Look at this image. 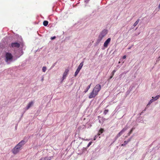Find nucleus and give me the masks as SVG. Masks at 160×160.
Segmentation results:
<instances>
[{
    "label": "nucleus",
    "mask_w": 160,
    "mask_h": 160,
    "mask_svg": "<svg viewBox=\"0 0 160 160\" xmlns=\"http://www.w3.org/2000/svg\"><path fill=\"white\" fill-rule=\"evenodd\" d=\"M25 143V142L24 141H21L12 150V152L14 154H16L18 152L21 147Z\"/></svg>",
    "instance_id": "f257e3e1"
},
{
    "label": "nucleus",
    "mask_w": 160,
    "mask_h": 160,
    "mask_svg": "<svg viewBox=\"0 0 160 160\" xmlns=\"http://www.w3.org/2000/svg\"><path fill=\"white\" fill-rule=\"evenodd\" d=\"M5 62L8 63L12 62V60L13 56L10 53L6 52L5 55Z\"/></svg>",
    "instance_id": "f03ea898"
},
{
    "label": "nucleus",
    "mask_w": 160,
    "mask_h": 160,
    "mask_svg": "<svg viewBox=\"0 0 160 160\" xmlns=\"http://www.w3.org/2000/svg\"><path fill=\"white\" fill-rule=\"evenodd\" d=\"M101 87L100 85L97 84L93 88V90L98 94L99 92L100 91Z\"/></svg>",
    "instance_id": "7ed1b4c3"
},
{
    "label": "nucleus",
    "mask_w": 160,
    "mask_h": 160,
    "mask_svg": "<svg viewBox=\"0 0 160 160\" xmlns=\"http://www.w3.org/2000/svg\"><path fill=\"white\" fill-rule=\"evenodd\" d=\"M98 94V93L92 90V92L89 94L88 97L90 99L94 98Z\"/></svg>",
    "instance_id": "20e7f679"
},
{
    "label": "nucleus",
    "mask_w": 160,
    "mask_h": 160,
    "mask_svg": "<svg viewBox=\"0 0 160 160\" xmlns=\"http://www.w3.org/2000/svg\"><path fill=\"white\" fill-rule=\"evenodd\" d=\"M107 32L106 30L102 31L99 35V37L102 39L107 34Z\"/></svg>",
    "instance_id": "39448f33"
},
{
    "label": "nucleus",
    "mask_w": 160,
    "mask_h": 160,
    "mask_svg": "<svg viewBox=\"0 0 160 160\" xmlns=\"http://www.w3.org/2000/svg\"><path fill=\"white\" fill-rule=\"evenodd\" d=\"M20 46V44L18 42L12 43L11 44V47L12 48H18Z\"/></svg>",
    "instance_id": "423d86ee"
},
{
    "label": "nucleus",
    "mask_w": 160,
    "mask_h": 160,
    "mask_svg": "<svg viewBox=\"0 0 160 160\" xmlns=\"http://www.w3.org/2000/svg\"><path fill=\"white\" fill-rule=\"evenodd\" d=\"M111 40L110 38H108L104 42V46L105 47H107L108 45V44L110 43Z\"/></svg>",
    "instance_id": "0eeeda50"
},
{
    "label": "nucleus",
    "mask_w": 160,
    "mask_h": 160,
    "mask_svg": "<svg viewBox=\"0 0 160 160\" xmlns=\"http://www.w3.org/2000/svg\"><path fill=\"white\" fill-rule=\"evenodd\" d=\"M69 72V70L68 69H66L65 70V72H64L63 75V79H64L66 77L68 73Z\"/></svg>",
    "instance_id": "6e6552de"
},
{
    "label": "nucleus",
    "mask_w": 160,
    "mask_h": 160,
    "mask_svg": "<svg viewBox=\"0 0 160 160\" xmlns=\"http://www.w3.org/2000/svg\"><path fill=\"white\" fill-rule=\"evenodd\" d=\"M53 158V156L46 157L41 158L39 160H50Z\"/></svg>",
    "instance_id": "1a4fd4ad"
},
{
    "label": "nucleus",
    "mask_w": 160,
    "mask_h": 160,
    "mask_svg": "<svg viewBox=\"0 0 160 160\" xmlns=\"http://www.w3.org/2000/svg\"><path fill=\"white\" fill-rule=\"evenodd\" d=\"M33 104V102L31 101L29 102L27 106L26 107V109L27 110H28L31 107Z\"/></svg>",
    "instance_id": "9d476101"
},
{
    "label": "nucleus",
    "mask_w": 160,
    "mask_h": 160,
    "mask_svg": "<svg viewBox=\"0 0 160 160\" xmlns=\"http://www.w3.org/2000/svg\"><path fill=\"white\" fill-rule=\"evenodd\" d=\"M131 141L130 139H129L127 141H124V143L121 145V146H124Z\"/></svg>",
    "instance_id": "9b49d317"
},
{
    "label": "nucleus",
    "mask_w": 160,
    "mask_h": 160,
    "mask_svg": "<svg viewBox=\"0 0 160 160\" xmlns=\"http://www.w3.org/2000/svg\"><path fill=\"white\" fill-rule=\"evenodd\" d=\"M104 131V130L103 129L101 128L99 130L98 132V135L99 136Z\"/></svg>",
    "instance_id": "f8f14e48"
},
{
    "label": "nucleus",
    "mask_w": 160,
    "mask_h": 160,
    "mask_svg": "<svg viewBox=\"0 0 160 160\" xmlns=\"http://www.w3.org/2000/svg\"><path fill=\"white\" fill-rule=\"evenodd\" d=\"M92 83H91L89 85H88L87 88L84 91V92L85 93H86L88 92L89 89L90 88Z\"/></svg>",
    "instance_id": "ddd939ff"
},
{
    "label": "nucleus",
    "mask_w": 160,
    "mask_h": 160,
    "mask_svg": "<svg viewBox=\"0 0 160 160\" xmlns=\"http://www.w3.org/2000/svg\"><path fill=\"white\" fill-rule=\"evenodd\" d=\"M48 22L47 21H44L43 22V25L45 26H47L48 25Z\"/></svg>",
    "instance_id": "4468645a"
},
{
    "label": "nucleus",
    "mask_w": 160,
    "mask_h": 160,
    "mask_svg": "<svg viewBox=\"0 0 160 160\" xmlns=\"http://www.w3.org/2000/svg\"><path fill=\"white\" fill-rule=\"evenodd\" d=\"M128 129L127 127H125L120 131L122 133L124 132Z\"/></svg>",
    "instance_id": "2eb2a0df"
},
{
    "label": "nucleus",
    "mask_w": 160,
    "mask_h": 160,
    "mask_svg": "<svg viewBox=\"0 0 160 160\" xmlns=\"http://www.w3.org/2000/svg\"><path fill=\"white\" fill-rule=\"evenodd\" d=\"M139 21V19H138L137 21L134 23L133 26L134 27H135L138 23Z\"/></svg>",
    "instance_id": "dca6fc26"
},
{
    "label": "nucleus",
    "mask_w": 160,
    "mask_h": 160,
    "mask_svg": "<svg viewBox=\"0 0 160 160\" xmlns=\"http://www.w3.org/2000/svg\"><path fill=\"white\" fill-rule=\"evenodd\" d=\"M135 129V128H132V129L128 133V136H129L130 134L132 132H133V131L134 129Z\"/></svg>",
    "instance_id": "f3484780"
},
{
    "label": "nucleus",
    "mask_w": 160,
    "mask_h": 160,
    "mask_svg": "<svg viewBox=\"0 0 160 160\" xmlns=\"http://www.w3.org/2000/svg\"><path fill=\"white\" fill-rule=\"evenodd\" d=\"M122 133L120 132L117 135H116V138H118V137H120L122 134Z\"/></svg>",
    "instance_id": "a211bd4d"
},
{
    "label": "nucleus",
    "mask_w": 160,
    "mask_h": 160,
    "mask_svg": "<svg viewBox=\"0 0 160 160\" xmlns=\"http://www.w3.org/2000/svg\"><path fill=\"white\" fill-rule=\"evenodd\" d=\"M80 71L78 70V69H77L76 71L75 72L74 74V76L76 77L77 75H78V74L79 72Z\"/></svg>",
    "instance_id": "6ab92c4d"
},
{
    "label": "nucleus",
    "mask_w": 160,
    "mask_h": 160,
    "mask_svg": "<svg viewBox=\"0 0 160 160\" xmlns=\"http://www.w3.org/2000/svg\"><path fill=\"white\" fill-rule=\"evenodd\" d=\"M154 101V100L153 99H152L151 100H150L149 102L148 103V104H147V107L149 105L151 104V103L152 102Z\"/></svg>",
    "instance_id": "aec40b11"
},
{
    "label": "nucleus",
    "mask_w": 160,
    "mask_h": 160,
    "mask_svg": "<svg viewBox=\"0 0 160 160\" xmlns=\"http://www.w3.org/2000/svg\"><path fill=\"white\" fill-rule=\"evenodd\" d=\"M47 69L46 67H43L42 68V71L43 72H45Z\"/></svg>",
    "instance_id": "412c9836"
},
{
    "label": "nucleus",
    "mask_w": 160,
    "mask_h": 160,
    "mask_svg": "<svg viewBox=\"0 0 160 160\" xmlns=\"http://www.w3.org/2000/svg\"><path fill=\"white\" fill-rule=\"evenodd\" d=\"M160 97V96L158 95H157L154 98L155 99V100H157Z\"/></svg>",
    "instance_id": "4be33fe9"
},
{
    "label": "nucleus",
    "mask_w": 160,
    "mask_h": 160,
    "mask_svg": "<svg viewBox=\"0 0 160 160\" xmlns=\"http://www.w3.org/2000/svg\"><path fill=\"white\" fill-rule=\"evenodd\" d=\"M108 109L105 110L104 111L103 113L104 114L106 115L107 114V113H108Z\"/></svg>",
    "instance_id": "5701e85b"
},
{
    "label": "nucleus",
    "mask_w": 160,
    "mask_h": 160,
    "mask_svg": "<svg viewBox=\"0 0 160 160\" xmlns=\"http://www.w3.org/2000/svg\"><path fill=\"white\" fill-rule=\"evenodd\" d=\"M116 71V70H114L112 72V76H113L114 74V73H115V72Z\"/></svg>",
    "instance_id": "b1692460"
},
{
    "label": "nucleus",
    "mask_w": 160,
    "mask_h": 160,
    "mask_svg": "<svg viewBox=\"0 0 160 160\" xmlns=\"http://www.w3.org/2000/svg\"><path fill=\"white\" fill-rule=\"evenodd\" d=\"M83 65V62H82L79 64V66L82 68Z\"/></svg>",
    "instance_id": "393cba45"
},
{
    "label": "nucleus",
    "mask_w": 160,
    "mask_h": 160,
    "mask_svg": "<svg viewBox=\"0 0 160 160\" xmlns=\"http://www.w3.org/2000/svg\"><path fill=\"white\" fill-rule=\"evenodd\" d=\"M82 67H81L80 66H78V67L77 69H78V70H79V71H80V70L82 68Z\"/></svg>",
    "instance_id": "a878e982"
},
{
    "label": "nucleus",
    "mask_w": 160,
    "mask_h": 160,
    "mask_svg": "<svg viewBox=\"0 0 160 160\" xmlns=\"http://www.w3.org/2000/svg\"><path fill=\"white\" fill-rule=\"evenodd\" d=\"M92 142H90L88 144V147H89L90 145L92 143Z\"/></svg>",
    "instance_id": "bb28decb"
},
{
    "label": "nucleus",
    "mask_w": 160,
    "mask_h": 160,
    "mask_svg": "<svg viewBox=\"0 0 160 160\" xmlns=\"http://www.w3.org/2000/svg\"><path fill=\"white\" fill-rule=\"evenodd\" d=\"M126 58V55H124V56L122 58H123V59H125V58Z\"/></svg>",
    "instance_id": "cd10ccee"
},
{
    "label": "nucleus",
    "mask_w": 160,
    "mask_h": 160,
    "mask_svg": "<svg viewBox=\"0 0 160 160\" xmlns=\"http://www.w3.org/2000/svg\"><path fill=\"white\" fill-rule=\"evenodd\" d=\"M97 137H98V136H95L94 138V140H96V138H97Z\"/></svg>",
    "instance_id": "c85d7f7f"
},
{
    "label": "nucleus",
    "mask_w": 160,
    "mask_h": 160,
    "mask_svg": "<svg viewBox=\"0 0 160 160\" xmlns=\"http://www.w3.org/2000/svg\"><path fill=\"white\" fill-rule=\"evenodd\" d=\"M55 37H52L51 38V39H54L55 38Z\"/></svg>",
    "instance_id": "c756f323"
},
{
    "label": "nucleus",
    "mask_w": 160,
    "mask_h": 160,
    "mask_svg": "<svg viewBox=\"0 0 160 160\" xmlns=\"http://www.w3.org/2000/svg\"><path fill=\"white\" fill-rule=\"evenodd\" d=\"M113 76H112V75L109 78V79H111L112 77H113Z\"/></svg>",
    "instance_id": "7c9ffc66"
},
{
    "label": "nucleus",
    "mask_w": 160,
    "mask_h": 160,
    "mask_svg": "<svg viewBox=\"0 0 160 160\" xmlns=\"http://www.w3.org/2000/svg\"><path fill=\"white\" fill-rule=\"evenodd\" d=\"M158 8H160V3L159 4Z\"/></svg>",
    "instance_id": "2f4dec72"
},
{
    "label": "nucleus",
    "mask_w": 160,
    "mask_h": 160,
    "mask_svg": "<svg viewBox=\"0 0 160 160\" xmlns=\"http://www.w3.org/2000/svg\"><path fill=\"white\" fill-rule=\"evenodd\" d=\"M131 49V47L129 48H128V49Z\"/></svg>",
    "instance_id": "473e14b6"
}]
</instances>
